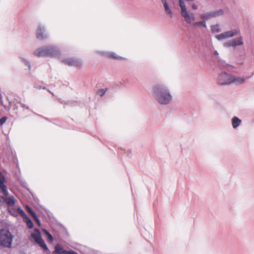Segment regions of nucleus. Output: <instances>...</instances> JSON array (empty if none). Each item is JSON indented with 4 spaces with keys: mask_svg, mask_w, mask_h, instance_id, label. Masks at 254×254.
Segmentation results:
<instances>
[{
    "mask_svg": "<svg viewBox=\"0 0 254 254\" xmlns=\"http://www.w3.org/2000/svg\"><path fill=\"white\" fill-rule=\"evenodd\" d=\"M243 44L242 38L241 37L236 38L232 40L225 43L224 45L226 47H235L236 46L242 45Z\"/></svg>",
    "mask_w": 254,
    "mask_h": 254,
    "instance_id": "6e6552de",
    "label": "nucleus"
},
{
    "mask_svg": "<svg viewBox=\"0 0 254 254\" xmlns=\"http://www.w3.org/2000/svg\"><path fill=\"white\" fill-rule=\"evenodd\" d=\"M26 222L28 227L31 229L33 227V224L32 221L27 217H25Z\"/></svg>",
    "mask_w": 254,
    "mask_h": 254,
    "instance_id": "6ab92c4d",
    "label": "nucleus"
},
{
    "mask_svg": "<svg viewBox=\"0 0 254 254\" xmlns=\"http://www.w3.org/2000/svg\"><path fill=\"white\" fill-rule=\"evenodd\" d=\"M65 254H77V253H75V252H67L66 253H65Z\"/></svg>",
    "mask_w": 254,
    "mask_h": 254,
    "instance_id": "c756f323",
    "label": "nucleus"
},
{
    "mask_svg": "<svg viewBox=\"0 0 254 254\" xmlns=\"http://www.w3.org/2000/svg\"><path fill=\"white\" fill-rule=\"evenodd\" d=\"M37 37L39 39H43L46 38V36L44 34V29L40 26L38 27L37 31Z\"/></svg>",
    "mask_w": 254,
    "mask_h": 254,
    "instance_id": "4468645a",
    "label": "nucleus"
},
{
    "mask_svg": "<svg viewBox=\"0 0 254 254\" xmlns=\"http://www.w3.org/2000/svg\"><path fill=\"white\" fill-rule=\"evenodd\" d=\"M154 92L157 96L156 100L160 104H168L172 99L171 95L163 86H155L154 88Z\"/></svg>",
    "mask_w": 254,
    "mask_h": 254,
    "instance_id": "f257e3e1",
    "label": "nucleus"
},
{
    "mask_svg": "<svg viewBox=\"0 0 254 254\" xmlns=\"http://www.w3.org/2000/svg\"><path fill=\"white\" fill-rule=\"evenodd\" d=\"M191 8L194 10H196L197 8V6L195 4H192Z\"/></svg>",
    "mask_w": 254,
    "mask_h": 254,
    "instance_id": "cd10ccee",
    "label": "nucleus"
},
{
    "mask_svg": "<svg viewBox=\"0 0 254 254\" xmlns=\"http://www.w3.org/2000/svg\"><path fill=\"white\" fill-rule=\"evenodd\" d=\"M17 211L23 217L25 218L27 217L24 211L20 207L17 208Z\"/></svg>",
    "mask_w": 254,
    "mask_h": 254,
    "instance_id": "5701e85b",
    "label": "nucleus"
},
{
    "mask_svg": "<svg viewBox=\"0 0 254 254\" xmlns=\"http://www.w3.org/2000/svg\"><path fill=\"white\" fill-rule=\"evenodd\" d=\"M231 75L226 73H222L218 76V83L220 85H228L231 84Z\"/></svg>",
    "mask_w": 254,
    "mask_h": 254,
    "instance_id": "0eeeda50",
    "label": "nucleus"
},
{
    "mask_svg": "<svg viewBox=\"0 0 254 254\" xmlns=\"http://www.w3.org/2000/svg\"><path fill=\"white\" fill-rule=\"evenodd\" d=\"M33 218L34 220L36 221V222L37 223V224L40 226V222L39 219L37 217L36 215H35V217H33Z\"/></svg>",
    "mask_w": 254,
    "mask_h": 254,
    "instance_id": "a878e982",
    "label": "nucleus"
},
{
    "mask_svg": "<svg viewBox=\"0 0 254 254\" xmlns=\"http://www.w3.org/2000/svg\"><path fill=\"white\" fill-rule=\"evenodd\" d=\"M241 123V120L236 117H235L232 119V126L235 128L237 127Z\"/></svg>",
    "mask_w": 254,
    "mask_h": 254,
    "instance_id": "dca6fc26",
    "label": "nucleus"
},
{
    "mask_svg": "<svg viewBox=\"0 0 254 254\" xmlns=\"http://www.w3.org/2000/svg\"><path fill=\"white\" fill-rule=\"evenodd\" d=\"M4 178L2 177L0 178V188L3 195L7 196L8 192L7 190V188L4 185Z\"/></svg>",
    "mask_w": 254,
    "mask_h": 254,
    "instance_id": "9b49d317",
    "label": "nucleus"
},
{
    "mask_svg": "<svg viewBox=\"0 0 254 254\" xmlns=\"http://www.w3.org/2000/svg\"><path fill=\"white\" fill-rule=\"evenodd\" d=\"M13 237L10 232L6 229L0 230V245L9 248L12 241Z\"/></svg>",
    "mask_w": 254,
    "mask_h": 254,
    "instance_id": "7ed1b4c3",
    "label": "nucleus"
},
{
    "mask_svg": "<svg viewBox=\"0 0 254 254\" xmlns=\"http://www.w3.org/2000/svg\"><path fill=\"white\" fill-rule=\"evenodd\" d=\"M193 26H199V25H201V26H202L204 27H206V23H205V22L204 21H198V22H194L193 23Z\"/></svg>",
    "mask_w": 254,
    "mask_h": 254,
    "instance_id": "412c9836",
    "label": "nucleus"
},
{
    "mask_svg": "<svg viewBox=\"0 0 254 254\" xmlns=\"http://www.w3.org/2000/svg\"><path fill=\"white\" fill-rule=\"evenodd\" d=\"M31 237L34 239L36 243L42 239L40 233L38 229L35 230L34 233L31 234Z\"/></svg>",
    "mask_w": 254,
    "mask_h": 254,
    "instance_id": "2eb2a0df",
    "label": "nucleus"
},
{
    "mask_svg": "<svg viewBox=\"0 0 254 254\" xmlns=\"http://www.w3.org/2000/svg\"><path fill=\"white\" fill-rule=\"evenodd\" d=\"M162 2L163 4L166 13L169 15L171 17H172L173 12L171 9L169 8V5L166 0H162Z\"/></svg>",
    "mask_w": 254,
    "mask_h": 254,
    "instance_id": "ddd939ff",
    "label": "nucleus"
},
{
    "mask_svg": "<svg viewBox=\"0 0 254 254\" xmlns=\"http://www.w3.org/2000/svg\"><path fill=\"white\" fill-rule=\"evenodd\" d=\"M239 31L236 29L226 31L220 34L216 35L215 37L218 40H221L225 39L232 37L235 35H237L239 33Z\"/></svg>",
    "mask_w": 254,
    "mask_h": 254,
    "instance_id": "39448f33",
    "label": "nucleus"
},
{
    "mask_svg": "<svg viewBox=\"0 0 254 254\" xmlns=\"http://www.w3.org/2000/svg\"><path fill=\"white\" fill-rule=\"evenodd\" d=\"M110 57L113 58V59H118V57L116 56H115V54H111L110 56Z\"/></svg>",
    "mask_w": 254,
    "mask_h": 254,
    "instance_id": "bb28decb",
    "label": "nucleus"
},
{
    "mask_svg": "<svg viewBox=\"0 0 254 254\" xmlns=\"http://www.w3.org/2000/svg\"><path fill=\"white\" fill-rule=\"evenodd\" d=\"M26 208L27 211L32 215V217H35V215H36V213L31 209L29 206L27 205Z\"/></svg>",
    "mask_w": 254,
    "mask_h": 254,
    "instance_id": "4be33fe9",
    "label": "nucleus"
},
{
    "mask_svg": "<svg viewBox=\"0 0 254 254\" xmlns=\"http://www.w3.org/2000/svg\"><path fill=\"white\" fill-rule=\"evenodd\" d=\"M64 63L69 66L80 67L82 65L81 62L77 60L73 59L65 60L64 61Z\"/></svg>",
    "mask_w": 254,
    "mask_h": 254,
    "instance_id": "1a4fd4ad",
    "label": "nucleus"
},
{
    "mask_svg": "<svg viewBox=\"0 0 254 254\" xmlns=\"http://www.w3.org/2000/svg\"><path fill=\"white\" fill-rule=\"evenodd\" d=\"M211 29L213 33H217L220 31L219 26L218 24L211 26Z\"/></svg>",
    "mask_w": 254,
    "mask_h": 254,
    "instance_id": "a211bd4d",
    "label": "nucleus"
},
{
    "mask_svg": "<svg viewBox=\"0 0 254 254\" xmlns=\"http://www.w3.org/2000/svg\"><path fill=\"white\" fill-rule=\"evenodd\" d=\"M56 254H65L67 252L64 251L63 249L60 246H56L55 248Z\"/></svg>",
    "mask_w": 254,
    "mask_h": 254,
    "instance_id": "f3484780",
    "label": "nucleus"
},
{
    "mask_svg": "<svg viewBox=\"0 0 254 254\" xmlns=\"http://www.w3.org/2000/svg\"><path fill=\"white\" fill-rule=\"evenodd\" d=\"M180 6L181 8L182 15L184 17L187 23L190 24L195 20L193 14H189L187 10L185 4L183 0H179Z\"/></svg>",
    "mask_w": 254,
    "mask_h": 254,
    "instance_id": "20e7f679",
    "label": "nucleus"
},
{
    "mask_svg": "<svg viewBox=\"0 0 254 254\" xmlns=\"http://www.w3.org/2000/svg\"><path fill=\"white\" fill-rule=\"evenodd\" d=\"M58 54V50L56 47L48 46L36 50L34 55L38 57L55 56Z\"/></svg>",
    "mask_w": 254,
    "mask_h": 254,
    "instance_id": "f03ea898",
    "label": "nucleus"
},
{
    "mask_svg": "<svg viewBox=\"0 0 254 254\" xmlns=\"http://www.w3.org/2000/svg\"><path fill=\"white\" fill-rule=\"evenodd\" d=\"M2 199L6 203L8 206H13L15 203L13 196L8 197V195L7 196L3 195Z\"/></svg>",
    "mask_w": 254,
    "mask_h": 254,
    "instance_id": "f8f14e48",
    "label": "nucleus"
},
{
    "mask_svg": "<svg viewBox=\"0 0 254 254\" xmlns=\"http://www.w3.org/2000/svg\"><path fill=\"white\" fill-rule=\"evenodd\" d=\"M37 244L39 245L40 247H41L42 248H43L44 250H47L48 248L45 244L44 241L42 240V239H41V240H39L37 242Z\"/></svg>",
    "mask_w": 254,
    "mask_h": 254,
    "instance_id": "aec40b11",
    "label": "nucleus"
},
{
    "mask_svg": "<svg viewBox=\"0 0 254 254\" xmlns=\"http://www.w3.org/2000/svg\"><path fill=\"white\" fill-rule=\"evenodd\" d=\"M6 120L7 118L6 117H3L0 119V126L3 125L6 122Z\"/></svg>",
    "mask_w": 254,
    "mask_h": 254,
    "instance_id": "393cba45",
    "label": "nucleus"
},
{
    "mask_svg": "<svg viewBox=\"0 0 254 254\" xmlns=\"http://www.w3.org/2000/svg\"><path fill=\"white\" fill-rule=\"evenodd\" d=\"M223 11L220 9L216 11H211L209 12L202 14L200 15L202 19L207 20L212 17H217L222 15L223 14Z\"/></svg>",
    "mask_w": 254,
    "mask_h": 254,
    "instance_id": "423d86ee",
    "label": "nucleus"
},
{
    "mask_svg": "<svg viewBox=\"0 0 254 254\" xmlns=\"http://www.w3.org/2000/svg\"><path fill=\"white\" fill-rule=\"evenodd\" d=\"M246 79L234 75H231V84H241L245 82Z\"/></svg>",
    "mask_w": 254,
    "mask_h": 254,
    "instance_id": "9d476101",
    "label": "nucleus"
},
{
    "mask_svg": "<svg viewBox=\"0 0 254 254\" xmlns=\"http://www.w3.org/2000/svg\"><path fill=\"white\" fill-rule=\"evenodd\" d=\"M106 90H107V89H99L97 92V94L98 95H100V96H103L105 94Z\"/></svg>",
    "mask_w": 254,
    "mask_h": 254,
    "instance_id": "b1692460",
    "label": "nucleus"
},
{
    "mask_svg": "<svg viewBox=\"0 0 254 254\" xmlns=\"http://www.w3.org/2000/svg\"><path fill=\"white\" fill-rule=\"evenodd\" d=\"M48 238L51 241H52L53 240V238L52 236L49 233H48Z\"/></svg>",
    "mask_w": 254,
    "mask_h": 254,
    "instance_id": "c85d7f7f",
    "label": "nucleus"
}]
</instances>
